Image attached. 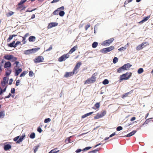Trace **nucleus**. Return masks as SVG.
Here are the masks:
<instances>
[{
    "mask_svg": "<svg viewBox=\"0 0 153 153\" xmlns=\"http://www.w3.org/2000/svg\"><path fill=\"white\" fill-rule=\"evenodd\" d=\"M132 74L131 72H127L124 74L120 76V82H121L123 80H127L129 79L131 76Z\"/></svg>",
    "mask_w": 153,
    "mask_h": 153,
    "instance_id": "1",
    "label": "nucleus"
},
{
    "mask_svg": "<svg viewBox=\"0 0 153 153\" xmlns=\"http://www.w3.org/2000/svg\"><path fill=\"white\" fill-rule=\"evenodd\" d=\"M40 49V48H39L37 47L31 49L27 50L24 51V53L26 55H29L34 53L39 50Z\"/></svg>",
    "mask_w": 153,
    "mask_h": 153,
    "instance_id": "2",
    "label": "nucleus"
},
{
    "mask_svg": "<svg viewBox=\"0 0 153 153\" xmlns=\"http://www.w3.org/2000/svg\"><path fill=\"white\" fill-rule=\"evenodd\" d=\"M114 49V47L112 46L109 47L105 48L101 50L100 52L102 53H106L110 52Z\"/></svg>",
    "mask_w": 153,
    "mask_h": 153,
    "instance_id": "3",
    "label": "nucleus"
},
{
    "mask_svg": "<svg viewBox=\"0 0 153 153\" xmlns=\"http://www.w3.org/2000/svg\"><path fill=\"white\" fill-rule=\"evenodd\" d=\"M25 136V134L22 135L19 138V136L16 137L13 139V140L14 141H16V143L17 144L20 143L22 141Z\"/></svg>",
    "mask_w": 153,
    "mask_h": 153,
    "instance_id": "4",
    "label": "nucleus"
},
{
    "mask_svg": "<svg viewBox=\"0 0 153 153\" xmlns=\"http://www.w3.org/2000/svg\"><path fill=\"white\" fill-rule=\"evenodd\" d=\"M114 40V39L113 38H111L103 41L102 45L105 46H108Z\"/></svg>",
    "mask_w": 153,
    "mask_h": 153,
    "instance_id": "5",
    "label": "nucleus"
},
{
    "mask_svg": "<svg viewBox=\"0 0 153 153\" xmlns=\"http://www.w3.org/2000/svg\"><path fill=\"white\" fill-rule=\"evenodd\" d=\"M148 45L149 43L147 42H143L137 47L136 48V50L137 51H139L143 49L144 47Z\"/></svg>",
    "mask_w": 153,
    "mask_h": 153,
    "instance_id": "6",
    "label": "nucleus"
},
{
    "mask_svg": "<svg viewBox=\"0 0 153 153\" xmlns=\"http://www.w3.org/2000/svg\"><path fill=\"white\" fill-rule=\"evenodd\" d=\"M106 111H103L101 113L97 114L95 116H94V119H97L102 117L106 114Z\"/></svg>",
    "mask_w": 153,
    "mask_h": 153,
    "instance_id": "7",
    "label": "nucleus"
},
{
    "mask_svg": "<svg viewBox=\"0 0 153 153\" xmlns=\"http://www.w3.org/2000/svg\"><path fill=\"white\" fill-rule=\"evenodd\" d=\"M44 60L43 57L42 56H39L35 58L33 60L35 63H40L43 62Z\"/></svg>",
    "mask_w": 153,
    "mask_h": 153,
    "instance_id": "8",
    "label": "nucleus"
},
{
    "mask_svg": "<svg viewBox=\"0 0 153 153\" xmlns=\"http://www.w3.org/2000/svg\"><path fill=\"white\" fill-rule=\"evenodd\" d=\"M96 77H93V76H91V78L88 79L87 80L85 83L89 84L90 83H92L95 82L96 80Z\"/></svg>",
    "mask_w": 153,
    "mask_h": 153,
    "instance_id": "9",
    "label": "nucleus"
},
{
    "mask_svg": "<svg viewBox=\"0 0 153 153\" xmlns=\"http://www.w3.org/2000/svg\"><path fill=\"white\" fill-rule=\"evenodd\" d=\"M8 78L7 76L3 78V80L1 81V84L2 86L3 87L5 86V85L8 83Z\"/></svg>",
    "mask_w": 153,
    "mask_h": 153,
    "instance_id": "10",
    "label": "nucleus"
},
{
    "mask_svg": "<svg viewBox=\"0 0 153 153\" xmlns=\"http://www.w3.org/2000/svg\"><path fill=\"white\" fill-rule=\"evenodd\" d=\"M58 25V23L55 22H52L50 23L48 27L47 28L48 29H50L52 28L53 27H54L57 26Z\"/></svg>",
    "mask_w": 153,
    "mask_h": 153,
    "instance_id": "11",
    "label": "nucleus"
},
{
    "mask_svg": "<svg viewBox=\"0 0 153 153\" xmlns=\"http://www.w3.org/2000/svg\"><path fill=\"white\" fill-rule=\"evenodd\" d=\"M75 71H73L71 72H66L65 73V74L64 75V76L65 77H70L72 75H73Z\"/></svg>",
    "mask_w": 153,
    "mask_h": 153,
    "instance_id": "12",
    "label": "nucleus"
},
{
    "mask_svg": "<svg viewBox=\"0 0 153 153\" xmlns=\"http://www.w3.org/2000/svg\"><path fill=\"white\" fill-rule=\"evenodd\" d=\"M81 64L82 63L81 62L77 63L73 71H74L75 72V71H76L80 67Z\"/></svg>",
    "mask_w": 153,
    "mask_h": 153,
    "instance_id": "13",
    "label": "nucleus"
},
{
    "mask_svg": "<svg viewBox=\"0 0 153 153\" xmlns=\"http://www.w3.org/2000/svg\"><path fill=\"white\" fill-rule=\"evenodd\" d=\"M22 71V69L19 67L18 68V69H16L15 71V75L16 76H17Z\"/></svg>",
    "mask_w": 153,
    "mask_h": 153,
    "instance_id": "14",
    "label": "nucleus"
},
{
    "mask_svg": "<svg viewBox=\"0 0 153 153\" xmlns=\"http://www.w3.org/2000/svg\"><path fill=\"white\" fill-rule=\"evenodd\" d=\"M123 66L125 70H127L131 67L132 65L130 63H127L124 64Z\"/></svg>",
    "mask_w": 153,
    "mask_h": 153,
    "instance_id": "15",
    "label": "nucleus"
},
{
    "mask_svg": "<svg viewBox=\"0 0 153 153\" xmlns=\"http://www.w3.org/2000/svg\"><path fill=\"white\" fill-rule=\"evenodd\" d=\"M11 148V146L10 144H6L4 145V149L5 151H7L10 149Z\"/></svg>",
    "mask_w": 153,
    "mask_h": 153,
    "instance_id": "16",
    "label": "nucleus"
},
{
    "mask_svg": "<svg viewBox=\"0 0 153 153\" xmlns=\"http://www.w3.org/2000/svg\"><path fill=\"white\" fill-rule=\"evenodd\" d=\"M11 66V63L10 62L8 61L5 62L4 65V67L5 68H8L10 67Z\"/></svg>",
    "mask_w": 153,
    "mask_h": 153,
    "instance_id": "17",
    "label": "nucleus"
},
{
    "mask_svg": "<svg viewBox=\"0 0 153 153\" xmlns=\"http://www.w3.org/2000/svg\"><path fill=\"white\" fill-rule=\"evenodd\" d=\"M13 55H7L4 56V58L6 59L11 60V59L12 58H13Z\"/></svg>",
    "mask_w": 153,
    "mask_h": 153,
    "instance_id": "18",
    "label": "nucleus"
},
{
    "mask_svg": "<svg viewBox=\"0 0 153 153\" xmlns=\"http://www.w3.org/2000/svg\"><path fill=\"white\" fill-rule=\"evenodd\" d=\"M77 48V47L76 45L73 47L70 50V51H69V52H68V53L71 54L72 53H73V52H74V51H76V49Z\"/></svg>",
    "mask_w": 153,
    "mask_h": 153,
    "instance_id": "19",
    "label": "nucleus"
},
{
    "mask_svg": "<svg viewBox=\"0 0 153 153\" xmlns=\"http://www.w3.org/2000/svg\"><path fill=\"white\" fill-rule=\"evenodd\" d=\"M15 41H13L12 42H11L7 44V46L9 47H11V48H15L16 46H15Z\"/></svg>",
    "mask_w": 153,
    "mask_h": 153,
    "instance_id": "20",
    "label": "nucleus"
},
{
    "mask_svg": "<svg viewBox=\"0 0 153 153\" xmlns=\"http://www.w3.org/2000/svg\"><path fill=\"white\" fill-rule=\"evenodd\" d=\"M136 132V130H134L131 132L130 133H129L127 134V135H126V136H125V137H131Z\"/></svg>",
    "mask_w": 153,
    "mask_h": 153,
    "instance_id": "21",
    "label": "nucleus"
},
{
    "mask_svg": "<svg viewBox=\"0 0 153 153\" xmlns=\"http://www.w3.org/2000/svg\"><path fill=\"white\" fill-rule=\"evenodd\" d=\"M36 39V37L34 36H30L28 39V40L30 42H34Z\"/></svg>",
    "mask_w": 153,
    "mask_h": 153,
    "instance_id": "22",
    "label": "nucleus"
},
{
    "mask_svg": "<svg viewBox=\"0 0 153 153\" xmlns=\"http://www.w3.org/2000/svg\"><path fill=\"white\" fill-rule=\"evenodd\" d=\"M125 70L123 66H122V67L119 68H118L117 70V71L118 73H120L123 71Z\"/></svg>",
    "mask_w": 153,
    "mask_h": 153,
    "instance_id": "23",
    "label": "nucleus"
},
{
    "mask_svg": "<svg viewBox=\"0 0 153 153\" xmlns=\"http://www.w3.org/2000/svg\"><path fill=\"white\" fill-rule=\"evenodd\" d=\"M73 136H71L70 137H69L67 138L65 140V143H69L72 142L73 141L71 140L70 138H71Z\"/></svg>",
    "mask_w": 153,
    "mask_h": 153,
    "instance_id": "24",
    "label": "nucleus"
},
{
    "mask_svg": "<svg viewBox=\"0 0 153 153\" xmlns=\"http://www.w3.org/2000/svg\"><path fill=\"white\" fill-rule=\"evenodd\" d=\"M100 107V103L97 102L95 104L94 106L92 108L94 109H97L99 108Z\"/></svg>",
    "mask_w": 153,
    "mask_h": 153,
    "instance_id": "25",
    "label": "nucleus"
},
{
    "mask_svg": "<svg viewBox=\"0 0 153 153\" xmlns=\"http://www.w3.org/2000/svg\"><path fill=\"white\" fill-rule=\"evenodd\" d=\"M5 116V111H0V118H2L4 117Z\"/></svg>",
    "mask_w": 153,
    "mask_h": 153,
    "instance_id": "26",
    "label": "nucleus"
},
{
    "mask_svg": "<svg viewBox=\"0 0 153 153\" xmlns=\"http://www.w3.org/2000/svg\"><path fill=\"white\" fill-rule=\"evenodd\" d=\"M65 60V59L64 57V56L63 55L59 57L58 59V61L60 62H62Z\"/></svg>",
    "mask_w": 153,
    "mask_h": 153,
    "instance_id": "27",
    "label": "nucleus"
},
{
    "mask_svg": "<svg viewBox=\"0 0 153 153\" xmlns=\"http://www.w3.org/2000/svg\"><path fill=\"white\" fill-rule=\"evenodd\" d=\"M12 71L11 70H7V71L5 72V75L6 76H9L11 73Z\"/></svg>",
    "mask_w": 153,
    "mask_h": 153,
    "instance_id": "28",
    "label": "nucleus"
},
{
    "mask_svg": "<svg viewBox=\"0 0 153 153\" xmlns=\"http://www.w3.org/2000/svg\"><path fill=\"white\" fill-rule=\"evenodd\" d=\"M7 88V87L6 86L4 89H2L1 87H0V95L6 91Z\"/></svg>",
    "mask_w": 153,
    "mask_h": 153,
    "instance_id": "29",
    "label": "nucleus"
},
{
    "mask_svg": "<svg viewBox=\"0 0 153 153\" xmlns=\"http://www.w3.org/2000/svg\"><path fill=\"white\" fill-rule=\"evenodd\" d=\"M57 148L55 149H53L51 150L49 153H53V152H54V153H56L59 152V150L56 151Z\"/></svg>",
    "mask_w": 153,
    "mask_h": 153,
    "instance_id": "30",
    "label": "nucleus"
},
{
    "mask_svg": "<svg viewBox=\"0 0 153 153\" xmlns=\"http://www.w3.org/2000/svg\"><path fill=\"white\" fill-rule=\"evenodd\" d=\"M98 43L97 42H94L92 44V47L94 48H95L97 46Z\"/></svg>",
    "mask_w": 153,
    "mask_h": 153,
    "instance_id": "31",
    "label": "nucleus"
},
{
    "mask_svg": "<svg viewBox=\"0 0 153 153\" xmlns=\"http://www.w3.org/2000/svg\"><path fill=\"white\" fill-rule=\"evenodd\" d=\"M100 148H97V149H96L94 150H92L91 151H90L88 153H95L97 152L98 151L100 150Z\"/></svg>",
    "mask_w": 153,
    "mask_h": 153,
    "instance_id": "32",
    "label": "nucleus"
},
{
    "mask_svg": "<svg viewBox=\"0 0 153 153\" xmlns=\"http://www.w3.org/2000/svg\"><path fill=\"white\" fill-rule=\"evenodd\" d=\"M59 14L60 16L62 17L65 15V12L64 11H63V10L60 11L59 12Z\"/></svg>",
    "mask_w": 153,
    "mask_h": 153,
    "instance_id": "33",
    "label": "nucleus"
},
{
    "mask_svg": "<svg viewBox=\"0 0 153 153\" xmlns=\"http://www.w3.org/2000/svg\"><path fill=\"white\" fill-rule=\"evenodd\" d=\"M35 134L34 133H32L30 135V137L31 139H33L35 137Z\"/></svg>",
    "mask_w": 153,
    "mask_h": 153,
    "instance_id": "34",
    "label": "nucleus"
},
{
    "mask_svg": "<svg viewBox=\"0 0 153 153\" xmlns=\"http://www.w3.org/2000/svg\"><path fill=\"white\" fill-rule=\"evenodd\" d=\"M29 35V34L28 33H26L23 37H22L21 36H20V37H22L23 38V41H24L25 40L26 38Z\"/></svg>",
    "mask_w": 153,
    "mask_h": 153,
    "instance_id": "35",
    "label": "nucleus"
},
{
    "mask_svg": "<svg viewBox=\"0 0 153 153\" xmlns=\"http://www.w3.org/2000/svg\"><path fill=\"white\" fill-rule=\"evenodd\" d=\"M143 72V69L142 68H139L137 71V73L139 74H141Z\"/></svg>",
    "mask_w": 153,
    "mask_h": 153,
    "instance_id": "36",
    "label": "nucleus"
},
{
    "mask_svg": "<svg viewBox=\"0 0 153 153\" xmlns=\"http://www.w3.org/2000/svg\"><path fill=\"white\" fill-rule=\"evenodd\" d=\"M103 85H105L108 84L109 83V81L106 79H105L102 82Z\"/></svg>",
    "mask_w": 153,
    "mask_h": 153,
    "instance_id": "37",
    "label": "nucleus"
},
{
    "mask_svg": "<svg viewBox=\"0 0 153 153\" xmlns=\"http://www.w3.org/2000/svg\"><path fill=\"white\" fill-rule=\"evenodd\" d=\"M14 13L11 11L7 13L6 14L7 16L9 17L11 16Z\"/></svg>",
    "mask_w": 153,
    "mask_h": 153,
    "instance_id": "38",
    "label": "nucleus"
},
{
    "mask_svg": "<svg viewBox=\"0 0 153 153\" xmlns=\"http://www.w3.org/2000/svg\"><path fill=\"white\" fill-rule=\"evenodd\" d=\"M27 0H21L20 2L18 3V5L20 6L24 3H25Z\"/></svg>",
    "mask_w": 153,
    "mask_h": 153,
    "instance_id": "39",
    "label": "nucleus"
},
{
    "mask_svg": "<svg viewBox=\"0 0 153 153\" xmlns=\"http://www.w3.org/2000/svg\"><path fill=\"white\" fill-rule=\"evenodd\" d=\"M27 73L26 71H23L20 75V77H22L24 76Z\"/></svg>",
    "mask_w": 153,
    "mask_h": 153,
    "instance_id": "40",
    "label": "nucleus"
},
{
    "mask_svg": "<svg viewBox=\"0 0 153 153\" xmlns=\"http://www.w3.org/2000/svg\"><path fill=\"white\" fill-rule=\"evenodd\" d=\"M118 59L117 57H114L113 59V62L115 64L118 61Z\"/></svg>",
    "mask_w": 153,
    "mask_h": 153,
    "instance_id": "41",
    "label": "nucleus"
},
{
    "mask_svg": "<svg viewBox=\"0 0 153 153\" xmlns=\"http://www.w3.org/2000/svg\"><path fill=\"white\" fill-rule=\"evenodd\" d=\"M59 11L57 9H56L55 11H54V12L53 13V14L54 15H58V12Z\"/></svg>",
    "mask_w": 153,
    "mask_h": 153,
    "instance_id": "42",
    "label": "nucleus"
},
{
    "mask_svg": "<svg viewBox=\"0 0 153 153\" xmlns=\"http://www.w3.org/2000/svg\"><path fill=\"white\" fill-rule=\"evenodd\" d=\"M13 37L12 35H10L9 36V37L7 39V42H9L13 38Z\"/></svg>",
    "mask_w": 153,
    "mask_h": 153,
    "instance_id": "43",
    "label": "nucleus"
},
{
    "mask_svg": "<svg viewBox=\"0 0 153 153\" xmlns=\"http://www.w3.org/2000/svg\"><path fill=\"white\" fill-rule=\"evenodd\" d=\"M12 57L13 58H12L10 60L11 62H13L15 61H16L17 59V58L16 57H14L13 55Z\"/></svg>",
    "mask_w": 153,
    "mask_h": 153,
    "instance_id": "44",
    "label": "nucleus"
},
{
    "mask_svg": "<svg viewBox=\"0 0 153 153\" xmlns=\"http://www.w3.org/2000/svg\"><path fill=\"white\" fill-rule=\"evenodd\" d=\"M126 49V46H125V47H122L121 48H119L118 49V50L119 51H124Z\"/></svg>",
    "mask_w": 153,
    "mask_h": 153,
    "instance_id": "45",
    "label": "nucleus"
},
{
    "mask_svg": "<svg viewBox=\"0 0 153 153\" xmlns=\"http://www.w3.org/2000/svg\"><path fill=\"white\" fill-rule=\"evenodd\" d=\"M133 91V90H131L129 92L124 93L122 96H126L127 95L130 94Z\"/></svg>",
    "mask_w": 153,
    "mask_h": 153,
    "instance_id": "46",
    "label": "nucleus"
},
{
    "mask_svg": "<svg viewBox=\"0 0 153 153\" xmlns=\"http://www.w3.org/2000/svg\"><path fill=\"white\" fill-rule=\"evenodd\" d=\"M150 17V16L145 17L143 18V20H144V21L145 22H146V21H147V20H148L149 19Z\"/></svg>",
    "mask_w": 153,
    "mask_h": 153,
    "instance_id": "47",
    "label": "nucleus"
},
{
    "mask_svg": "<svg viewBox=\"0 0 153 153\" xmlns=\"http://www.w3.org/2000/svg\"><path fill=\"white\" fill-rule=\"evenodd\" d=\"M68 54L69 53H67L63 55L64 56V57L65 58V60L69 57L70 56Z\"/></svg>",
    "mask_w": 153,
    "mask_h": 153,
    "instance_id": "48",
    "label": "nucleus"
},
{
    "mask_svg": "<svg viewBox=\"0 0 153 153\" xmlns=\"http://www.w3.org/2000/svg\"><path fill=\"white\" fill-rule=\"evenodd\" d=\"M34 75V73L33 72V71H29V76L30 77H32Z\"/></svg>",
    "mask_w": 153,
    "mask_h": 153,
    "instance_id": "49",
    "label": "nucleus"
},
{
    "mask_svg": "<svg viewBox=\"0 0 153 153\" xmlns=\"http://www.w3.org/2000/svg\"><path fill=\"white\" fill-rule=\"evenodd\" d=\"M51 120L50 118H47V119H45V120H44V122L45 123H48L49 122H50Z\"/></svg>",
    "mask_w": 153,
    "mask_h": 153,
    "instance_id": "50",
    "label": "nucleus"
},
{
    "mask_svg": "<svg viewBox=\"0 0 153 153\" xmlns=\"http://www.w3.org/2000/svg\"><path fill=\"white\" fill-rule=\"evenodd\" d=\"M123 127L121 126H119L117 128V131H120L122 130Z\"/></svg>",
    "mask_w": 153,
    "mask_h": 153,
    "instance_id": "51",
    "label": "nucleus"
},
{
    "mask_svg": "<svg viewBox=\"0 0 153 153\" xmlns=\"http://www.w3.org/2000/svg\"><path fill=\"white\" fill-rule=\"evenodd\" d=\"M91 148V147H85V148L84 149L82 150V151H86V150H89Z\"/></svg>",
    "mask_w": 153,
    "mask_h": 153,
    "instance_id": "52",
    "label": "nucleus"
},
{
    "mask_svg": "<svg viewBox=\"0 0 153 153\" xmlns=\"http://www.w3.org/2000/svg\"><path fill=\"white\" fill-rule=\"evenodd\" d=\"M152 119V118H150L149 119H147L146 121L145 122V123L146 124H147Z\"/></svg>",
    "mask_w": 153,
    "mask_h": 153,
    "instance_id": "53",
    "label": "nucleus"
},
{
    "mask_svg": "<svg viewBox=\"0 0 153 153\" xmlns=\"http://www.w3.org/2000/svg\"><path fill=\"white\" fill-rule=\"evenodd\" d=\"M15 89L14 88H12L11 90V93L13 94L15 93Z\"/></svg>",
    "mask_w": 153,
    "mask_h": 153,
    "instance_id": "54",
    "label": "nucleus"
},
{
    "mask_svg": "<svg viewBox=\"0 0 153 153\" xmlns=\"http://www.w3.org/2000/svg\"><path fill=\"white\" fill-rule=\"evenodd\" d=\"M37 130L39 133H40L42 132V130L41 128L40 127H38L37 128Z\"/></svg>",
    "mask_w": 153,
    "mask_h": 153,
    "instance_id": "55",
    "label": "nucleus"
},
{
    "mask_svg": "<svg viewBox=\"0 0 153 153\" xmlns=\"http://www.w3.org/2000/svg\"><path fill=\"white\" fill-rule=\"evenodd\" d=\"M39 147V146H35V148L34 149V153H35L37 151Z\"/></svg>",
    "mask_w": 153,
    "mask_h": 153,
    "instance_id": "56",
    "label": "nucleus"
},
{
    "mask_svg": "<svg viewBox=\"0 0 153 153\" xmlns=\"http://www.w3.org/2000/svg\"><path fill=\"white\" fill-rule=\"evenodd\" d=\"M19 62L18 61H16L15 62V64H16V67H14V68L16 67H17L18 66H19V65H18V64H19Z\"/></svg>",
    "mask_w": 153,
    "mask_h": 153,
    "instance_id": "57",
    "label": "nucleus"
},
{
    "mask_svg": "<svg viewBox=\"0 0 153 153\" xmlns=\"http://www.w3.org/2000/svg\"><path fill=\"white\" fill-rule=\"evenodd\" d=\"M21 43V42L19 41H17L15 43V46L16 47L19 44Z\"/></svg>",
    "mask_w": 153,
    "mask_h": 153,
    "instance_id": "58",
    "label": "nucleus"
},
{
    "mask_svg": "<svg viewBox=\"0 0 153 153\" xmlns=\"http://www.w3.org/2000/svg\"><path fill=\"white\" fill-rule=\"evenodd\" d=\"M20 82V80H17L16 81V86H18L19 85V83Z\"/></svg>",
    "mask_w": 153,
    "mask_h": 153,
    "instance_id": "59",
    "label": "nucleus"
},
{
    "mask_svg": "<svg viewBox=\"0 0 153 153\" xmlns=\"http://www.w3.org/2000/svg\"><path fill=\"white\" fill-rule=\"evenodd\" d=\"M13 81V79L12 78H11L9 80V84L10 85H11L12 84V82Z\"/></svg>",
    "mask_w": 153,
    "mask_h": 153,
    "instance_id": "60",
    "label": "nucleus"
},
{
    "mask_svg": "<svg viewBox=\"0 0 153 153\" xmlns=\"http://www.w3.org/2000/svg\"><path fill=\"white\" fill-rule=\"evenodd\" d=\"M90 26V25L89 24H88L85 27V29L86 30H87L88 28Z\"/></svg>",
    "mask_w": 153,
    "mask_h": 153,
    "instance_id": "61",
    "label": "nucleus"
},
{
    "mask_svg": "<svg viewBox=\"0 0 153 153\" xmlns=\"http://www.w3.org/2000/svg\"><path fill=\"white\" fill-rule=\"evenodd\" d=\"M52 49V47L51 45L49 48L47 49L46 51H51Z\"/></svg>",
    "mask_w": 153,
    "mask_h": 153,
    "instance_id": "62",
    "label": "nucleus"
},
{
    "mask_svg": "<svg viewBox=\"0 0 153 153\" xmlns=\"http://www.w3.org/2000/svg\"><path fill=\"white\" fill-rule=\"evenodd\" d=\"M59 0H53L51 2V3L53 4L57 2Z\"/></svg>",
    "mask_w": 153,
    "mask_h": 153,
    "instance_id": "63",
    "label": "nucleus"
},
{
    "mask_svg": "<svg viewBox=\"0 0 153 153\" xmlns=\"http://www.w3.org/2000/svg\"><path fill=\"white\" fill-rule=\"evenodd\" d=\"M82 151L81 149H78L76 151V153H79Z\"/></svg>",
    "mask_w": 153,
    "mask_h": 153,
    "instance_id": "64",
    "label": "nucleus"
}]
</instances>
